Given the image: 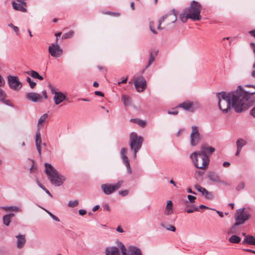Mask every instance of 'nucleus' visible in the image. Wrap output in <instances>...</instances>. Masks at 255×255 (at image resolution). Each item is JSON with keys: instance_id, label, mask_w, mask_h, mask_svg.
Returning a JSON list of instances; mask_svg holds the SVG:
<instances>
[{"instance_id": "62", "label": "nucleus", "mask_w": 255, "mask_h": 255, "mask_svg": "<svg viewBox=\"0 0 255 255\" xmlns=\"http://www.w3.org/2000/svg\"><path fill=\"white\" fill-rule=\"evenodd\" d=\"M229 239H241V238L236 235H233Z\"/></svg>"}, {"instance_id": "23", "label": "nucleus", "mask_w": 255, "mask_h": 255, "mask_svg": "<svg viewBox=\"0 0 255 255\" xmlns=\"http://www.w3.org/2000/svg\"><path fill=\"white\" fill-rule=\"evenodd\" d=\"M128 252L130 255H142L141 250L136 246H130L128 247Z\"/></svg>"}, {"instance_id": "50", "label": "nucleus", "mask_w": 255, "mask_h": 255, "mask_svg": "<svg viewBox=\"0 0 255 255\" xmlns=\"http://www.w3.org/2000/svg\"><path fill=\"white\" fill-rule=\"evenodd\" d=\"M164 17H161L158 21V24L157 26V29L159 30L163 29V28L161 27V23L164 22Z\"/></svg>"}, {"instance_id": "55", "label": "nucleus", "mask_w": 255, "mask_h": 255, "mask_svg": "<svg viewBox=\"0 0 255 255\" xmlns=\"http://www.w3.org/2000/svg\"><path fill=\"white\" fill-rule=\"evenodd\" d=\"M79 213L81 216H84L86 213V211L84 209H80L79 210Z\"/></svg>"}, {"instance_id": "61", "label": "nucleus", "mask_w": 255, "mask_h": 255, "mask_svg": "<svg viewBox=\"0 0 255 255\" xmlns=\"http://www.w3.org/2000/svg\"><path fill=\"white\" fill-rule=\"evenodd\" d=\"M95 94L96 96H101V97H104V94L100 91H95Z\"/></svg>"}, {"instance_id": "44", "label": "nucleus", "mask_w": 255, "mask_h": 255, "mask_svg": "<svg viewBox=\"0 0 255 255\" xmlns=\"http://www.w3.org/2000/svg\"><path fill=\"white\" fill-rule=\"evenodd\" d=\"M129 191L128 190H120L119 192V194L122 197H125L128 195Z\"/></svg>"}, {"instance_id": "47", "label": "nucleus", "mask_w": 255, "mask_h": 255, "mask_svg": "<svg viewBox=\"0 0 255 255\" xmlns=\"http://www.w3.org/2000/svg\"><path fill=\"white\" fill-rule=\"evenodd\" d=\"M6 97V94L5 92L0 88V101L3 100V98Z\"/></svg>"}, {"instance_id": "51", "label": "nucleus", "mask_w": 255, "mask_h": 255, "mask_svg": "<svg viewBox=\"0 0 255 255\" xmlns=\"http://www.w3.org/2000/svg\"><path fill=\"white\" fill-rule=\"evenodd\" d=\"M167 113L169 115H176L178 114V111L176 109H173L172 111H168Z\"/></svg>"}, {"instance_id": "35", "label": "nucleus", "mask_w": 255, "mask_h": 255, "mask_svg": "<svg viewBox=\"0 0 255 255\" xmlns=\"http://www.w3.org/2000/svg\"><path fill=\"white\" fill-rule=\"evenodd\" d=\"M74 34V31L72 30H70V31L64 33L62 37V39H68L71 38Z\"/></svg>"}, {"instance_id": "6", "label": "nucleus", "mask_w": 255, "mask_h": 255, "mask_svg": "<svg viewBox=\"0 0 255 255\" xmlns=\"http://www.w3.org/2000/svg\"><path fill=\"white\" fill-rule=\"evenodd\" d=\"M143 138L138 136L137 133L132 132L130 134V147L133 151V158L136 157V153L141 148L143 142Z\"/></svg>"}, {"instance_id": "1", "label": "nucleus", "mask_w": 255, "mask_h": 255, "mask_svg": "<svg viewBox=\"0 0 255 255\" xmlns=\"http://www.w3.org/2000/svg\"><path fill=\"white\" fill-rule=\"evenodd\" d=\"M246 87H253L254 90L251 91L245 90L241 86H238L234 91L229 93L219 92L216 94L218 100V107L224 113H227L230 109L231 103L235 112L240 113L247 110L253 106L255 99V86L251 84L245 85Z\"/></svg>"}, {"instance_id": "33", "label": "nucleus", "mask_w": 255, "mask_h": 255, "mask_svg": "<svg viewBox=\"0 0 255 255\" xmlns=\"http://www.w3.org/2000/svg\"><path fill=\"white\" fill-rule=\"evenodd\" d=\"M188 207H190L189 209H185L186 211L188 213H193L194 211H199V208H197V207L195 206V205H191L190 206H188Z\"/></svg>"}, {"instance_id": "29", "label": "nucleus", "mask_w": 255, "mask_h": 255, "mask_svg": "<svg viewBox=\"0 0 255 255\" xmlns=\"http://www.w3.org/2000/svg\"><path fill=\"white\" fill-rule=\"evenodd\" d=\"M122 102L125 106H128L130 104V98L126 95H124L122 98Z\"/></svg>"}, {"instance_id": "10", "label": "nucleus", "mask_w": 255, "mask_h": 255, "mask_svg": "<svg viewBox=\"0 0 255 255\" xmlns=\"http://www.w3.org/2000/svg\"><path fill=\"white\" fill-rule=\"evenodd\" d=\"M48 51L51 56L56 58L60 57L63 53V50L57 43L49 46Z\"/></svg>"}, {"instance_id": "40", "label": "nucleus", "mask_w": 255, "mask_h": 255, "mask_svg": "<svg viewBox=\"0 0 255 255\" xmlns=\"http://www.w3.org/2000/svg\"><path fill=\"white\" fill-rule=\"evenodd\" d=\"M204 197L208 200H212L213 198V194L212 192L207 191L205 193Z\"/></svg>"}, {"instance_id": "58", "label": "nucleus", "mask_w": 255, "mask_h": 255, "mask_svg": "<svg viewBox=\"0 0 255 255\" xmlns=\"http://www.w3.org/2000/svg\"><path fill=\"white\" fill-rule=\"evenodd\" d=\"M15 237L17 238V239H20V240L25 239V235H21V234L16 236Z\"/></svg>"}, {"instance_id": "9", "label": "nucleus", "mask_w": 255, "mask_h": 255, "mask_svg": "<svg viewBox=\"0 0 255 255\" xmlns=\"http://www.w3.org/2000/svg\"><path fill=\"white\" fill-rule=\"evenodd\" d=\"M177 12L175 9H172L170 12L163 15L162 17H164V22L165 21L166 25H169L171 23H174L177 20Z\"/></svg>"}, {"instance_id": "60", "label": "nucleus", "mask_w": 255, "mask_h": 255, "mask_svg": "<svg viewBox=\"0 0 255 255\" xmlns=\"http://www.w3.org/2000/svg\"><path fill=\"white\" fill-rule=\"evenodd\" d=\"M201 191H199L200 193H201V194H202V195H203L204 196H205V193H206V192L207 191V190L204 187H202L201 188V189L200 190Z\"/></svg>"}, {"instance_id": "46", "label": "nucleus", "mask_w": 255, "mask_h": 255, "mask_svg": "<svg viewBox=\"0 0 255 255\" xmlns=\"http://www.w3.org/2000/svg\"><path fill=\"white\" fill-rule=\"evenodd\" d=\"M136 124L140 127L143 128L145 126L146 122L144 121H143V120H141L140 119H138V121H137Z\"/></svg>"}, {"instance_id": "54", "label": "nucleus", "mask_w": 255, "mask_h": 255, "mask_svg": "<svg viewBox=\"0 0 255 255\" xmlns=\"http://www.w3.org/2000/svg\"><path fill=\"white\" fill-rule=\"evenodd\" d=\"M36 148H37V149L38 150V152L39 156H41V144L36 145Z\"/></svg>"}, {"instance_id": "25", "label": "nucleus", "mask_w": 255, "mask_h": 255, "mask_svg": "<svg viewBox=\"0 0 255 255\" xmlns=\"http://www.w3.org/2000/svg\"><path fill=\"white\" fill-rule=\"evenodd\" d=\"M237 148H239L242 150L243 146L246 145L247 142L243 138H238L236 142Z\"/></svg>"}, {"instance_id": "38", "label": "nucleus", "mask_w": 255, "mask_h": 255, "mask_svg": "<svg viewBox=\"0 0 255 255\" xmlns=\"http://www.w3.org/2000/svg\"><path fill=\"white\" fill-rule=\"evenodd\" d=\"M26 80L28 83L31 88H34L36 85V83L33 81L29 77H27Z\"/></svg>"}, {"instance_id": "42", "label": "nucleus", "mask_w": 255, "mask_h": 255, "mask_svg": "<svg viewBox=\"0 0 255 255\" xmlns=\"http://www.w3.org/2000/svg\"><path fill=\"white\" fill-rule=\"evenodd\" d=\"M149 29L153 33L155 34H157V31L154 29V22L150 21L149 22Z\"/></svg>"}, {"instance_id": "53", "label": "nucleus", "mask_w": 255, "mask_h": 255, "mask_svg": "<svg viewBox=\"0 0 255 255\" xmlns=\"http://www.w3.org/2000/svg\"><path fill=\"white\" fill-rule=\"evenodd\" d=\"M0 101L3 102L7 106H10V102L9 100H5V98H3V100H0Z\"/></svg>"}, {"instance_id": "11", "label": "nucleus", "mask_w": 255, "mask_h": 255, "mask_svg": "<svg viewBox=\"0 0 255 255\" xmlns=\"http://www.w3.org/2000/svg\"><path fill=\"white\" fill-rule=\"evenodd\" d=\"M134 86L137 92L143 91L146 87V80L143 76H140L136 78L134 81Z\"/></svg>"}, {"instance_id": "12", "label": "nucleus", "mask_w": 255, "mask_h": 255, "mask_svg": "<svg viewBox=\"0 0 255 255\" xmlns=\"http://www.w3.org/2000/svg\"><path fill=\"white\" fill-rule=\"evenodd\" d=\"M208 178L211 181L215 183H220L226 185H230L227 182L222 181L220 176L215 172H209L207 174Z\"/></svg>"}, {"instance_id": "8", "label": "nucleus", "mask_w": 255, "mask_h": 255, "mask_svg": "<svg viewBox=\"0 0 255 255\" xmlns=\"http://www.w3.org/2000/svg\"><path fill=\"white\" fill-rule=\"evenodd\" d=\"M191 128L192 131L190 135V145L192 146H195L200 142V134L197 126H192Z\"/></svg>"}, {"instance_id": "31", "label": "nucleus", "mask_w": 255, "mask_h": 255, "mask_svg": "<svg viewBox=\"0 0 255 255\" xmlns=\"http://www.w3.org/2000/svg\"><path fill=\"white\" fill-rule=\"evenodd\" d=\"M160 226L163 227V228L166 229L167 230L175 232L176 230V228L174 226L171 225H168L166 226L164 223H161Z\"/></svg>"}, {"instance_id": "27", "label": "nucleus", "mask_w": 255, "mask_h": 255, "mask_svg": "<svg viewBox=\"0 0 255 255\" xmlns=\"http://www.w3.org/2000/svg\"><path fill=\"white\" fill-rule=\"evenodd\" d=\"M250 46L252 48L255 56V61L253 64V69H255V43L254 42H251L250 43ZM251 76L255 78V70L252 71V72H251Z\"/></svg>"}, {"instance_id": "20", "label": "nucleus", "mask_w": 255, "mask_h": 255, "mask_svg": "<svg viewBox=\"0 0 255 255\" xmlns=\"http://www.w3.org/2000/svg\"><path fill=\"white\" fill-rule=\"evenodd\" d=\"M215 149L211 146H207V144H203L201 147V150L198 151L200 153L204 154L205 155H207V153L211 154L213 152H214Z\"/></svg>"}, {"instance_id": "52", "label": "nucleus", "mask_w": 255, "mask_h": 255, "mask_svg": "<svg viewBox=\"0 0 255 255\" xmlns=\"http://www.w3.org/2000/svg\"><path fill=\"white\" fill-rule=\"evenodd\" d=\"M5 84V81L3 77L0 75V87L4 86Z\"/></svg>"}, {"instance_id": "34", "label": "nucleus", "mask_w": 255, "mask_h": 255, "mask_svg": "<svg viewBox=\"0 0 255 255\" xmlns=\"http://www.w3.org/2000/svg\"><path fill=\"white\" fill-rule=\"evenodd\" d=\"M48 117V115L47 113L44 114L42 115L38 121V126L42 124Z\"/></svg>"}, {"instance_id": "19", "label": "nucleus", "mask_w": 255, "mask_h": 255, "mask_svg": "<svg viewBox=\"0 0 255 255\" xmlns=\"http://www.w3.org/2000/svg\"><path fill=\"white\" fill-rule=\"evenodd\" d=\"M26 98L33 102H37L42 99V97L39 94L33 92L27 93Z\"/></svg>"}, {"instance_id": "28", "label": "nucleus", "mask_w": 255, "mask_h": 255, "mask_svg": "<svg viewBox=\"0 0 255 255\" xmlns=\"http://www.w3.org/2000/svg\"><path fill=\"white\" fill-rule=\"evenodd\" d=\"M30 72V76L32 77V78L35 79H38L39 80H43V77L42 76L40 75L37 72L34 70H31Z\"/></svg>"}, {"instance_id": "37", "label": "nucleus", "mask_w": 255, "mask_h": 255, "mask_svg": "<svg viewBox=\"0 0 255 255\" xmlns=\"http://www.w3.org/2000/svg\"><path fill=\"white\" fill-rule=\"evenodd\" d=\"M79 204V201L77 200L74 201H70L68 203V206L69 207L73 208L77 206Z\"/></svg>"}, {"instance_id": "41", "label": "nucleus", "mask_w": 255, "mask_h": 255, "mask_svg": "<svg viewBox=\"0 0 255 255\" xmlns=\"http://www.w3.org/2000/svg\"><path fill=\"white\" fill-rule=\"evenodd\" d=\"M26 240H17L16 246L18 248L20 249L23 247L25 244Z\"/></svg>"}, {"instance_id": "30", "label": "nucleus", "mask_w": 255, "mask_h": 255, "mask_svg": "<svg viewBox=\"0 0 255 255\" xmlns=\"http://www.w3.org/2000/svg\"><path fill=\"white\" fill-rule=\"evenodd\" d=\"M118 245L119 246L122 255H128L127 252H128V250L124 245L122 243L119 242Z\"/></svg>"}, {"instance_id": "57", "label": "nucleus", "mask_w": 255, "mask_h": 255, "mask_svg": "<svg viewBox=\"0 0 255 255\" xmlns=\"http://www.w3.org/2000/svg\"><path fill=\"white\" fill-rule=\"evenodd\" d=\"M250 115L254 118H255V107H254L250 111Z\"/></svg>"}, {"instance_id": "22", "label": "nucleus", "mask_w": 255, "mask_h": 255, "mask_svg": "<svg viewBox=\"0 0 255 255\" xmlns=\"http://www.w3.org/2000/svg\"><path fill=\"white\" fill-rule=\"evenodd\" d=\"M165 215H170L173 213V203L171 200H168L164 212Z\"/></svg>"}, {"instance_id": "21", "label": "nucleus", "mask_w": 255, "mask_h": 255, "mask_svg": "<svg viewBox=\"0 0 255 255\" xmlns=\"http://www.w3.org/2000/svg\"><path fill=\"white\" fill-rule=\"evenodd\" d=\"M157 54V51H154V54H153L152 52H150L147 63L145 65L144 68L141 71L142 74L143 73L144 71L151 65L152 62L154 61L155 57L156 56Z\"/></svg>"}, {"instance_id": "63", "label": "nucleus", "mask_w": 255, "mask_h": 255, "mask_svg": "<svg viewBox=\"0 0 255 255\" xmlns=\"http://www.w3.org/2000/svg\"><path fill=\"white\" fill-rule=\"evenodd\" d=\"M194 187L195 188L198 190V191H201L200 190L201 189V188H202V187H201L200 185L199 184H196L194 186Z\"/></svg>"}, {"instance_id": "2", "label": "nucleus", "mask_w": 255, "mask_h": 255, "mask_svg": "<svg viewBox=\"0 0 255 255\" xmlns=\"http://www.w3.org/2000/svg\"><path fill=\"white\" fill-rule=\"evenodd\" d=\"M45 172L52 184L55 186H60L65 181L64 176L59 172L49 163L44 164Z\"/></svg>"}, {"instance_id": "59", "label": "nucleus", "mask_w": 255, "mask_h": 255, "mask_svg": "<svg viewBox=\"0 0 255 255\" xmlns=\"http://www.w3.org/2000/svg\"><path fill=\"white\" fill-rule=\"evenodd\" d=\"M12 29L17 34V35L18 34L19 28L17 26L14 25Z\"/></svg>"}, {"instance_id": "24", "label": "nucleus", "mask_w": 255, "mask_h": 255, "mask_svg": "<svg viewBox=\"0 0 255 255\" xmlns=\"http://www.w3.org/2000/svg\"><path fill=\"white\" fill-rule=\"evenodd\" d=\"M14 214L13 213H9L8 214H6L3 217V224L8 226L10 223L11 222V220L12 217H13Z\"/></svg>"}, {"instance_id": "17", "label": "nucleus", "mask_w": 255, "mask_h": 255, "mask_svg": "<svg viewBox=\"0 0 255 255\" xmlns=\"http://www.w3.org/2000/svg\"><path fill=\"white\" fill-rule=\"evenodd\" d=\"M120 248L117 247H108L105 249V255H121Z\"/></svg>"}, {"instance_id": "13", "label": "nucleus", "mask_w": 255, "mask_h": 255, "mask_svg": "<svg viewBox=\"0 0 255 255\" xmlns=\"http://www.w3.org/2000/svg\"><path fill=\"white\" fill-rule=\"evenodd\" d=\"M127 149L126 148H122L121 150V156L123 163L125 164L127 168L128 172L131 173V169L130 166V163L128 157L126 155Z\"/></svg>"}, {"instance_id": "3", "label": "nucleus", "mask_w": 255, "mask_h": 255, "mask_svg": "<svg viewBox=\"0 0 255 255\" xmlns=\"http://www.w3.org/2000/svg\"><path fill=\"white\" fill-rule=\"evenodd\" d=\"M250 214L248 211H246L245 208H242L236 210L234 215L235 224L228 231V234H234L237 231L239 225L243 224L250 218Z\"/></svg>"}, {"instance_id": "48", "label": "nucleus", "mask_w": 255, "mask_h": 255, "mask_svg": "<svg viewBox=\"0 0 255 255\" xmlns=\"http://www.w3.org/2000/svg\"><path fill=\"white\" fill-rule=\"evenodd\" d=\"M187 198L189 200V201L191 203H194L195 200L196 199V197L190 195H188L187 196Z\"/></svg>"}, {"instance_id": "49", "label": "nucleus", "mask_w": 255, "mask_h": 255, "mask_svg": "<svg viewBox=\"0 0 255 255\" xmlns=\"http://www.w3.org/2000/svg\"><path fill=\"white\" fill-rule=\"evenodd\" d=\"M244 182H241L236 187V190L238 191H240L241 189H244Z\"/></svg>"}, {"instance_id": "45", "label": "nucleus", "mask_w": 255, "mask_h": 255, "mask_svg": "<svg viewBox=\"0 0 255 255\" xmlns=\"http://www.w3.org/2000/svg\"><path fill=\"white\" fill-rule=\"evenodd\" d=\"M46 211V212L49 215V216L55 221H57V222H59L60 220L59 219V218L56 217V216H55L54 215H53V214H52L51 212H50L49 211H47V210H45Z\"/></svg>"}, {"instance_id": "56", "label": "nucleus", "mask_w": 255, "mask_h": 255, "mask_svg": "<svg viewBox=\"0 0 255 255\" xmlns=\"http://www.w3.org/2000/svg\"><path fill=\"white\" fill-rule=\"evenodd\" d=\"M104 210L110 211V207L108 204H106L103 206Z\"/></svg>"}, {"instance_id": "26", "label": "nucleus", "mask_w": 255, "mask_h": 255, "mask_svg": "<svg viewBox=\"0 0 255 255\" xmlns=\"http://www.w3.org/2000/svg\"><path fill=\"white\" fill-rule=\"evenodd\" d=\"M190 19V15L188 12H185V8L180 15V19L183 22H186L188 19Z\"/></svg>"}, {"instance_id": "32", "label": "nucleus", "mask_w": 255, "mask_h": 255, "mask_svg": "<svg viewBox=\"0 0 255 255\" xmlns=\"http://www.w3.org/2000/svg\"><path fill=\"white\" fill-rule=\"evenodd\" d=\"M35 143L36 145L41 144V134L39 130H37L35 134Z\"/></svg>"}, {"instance_id": "14", "label": "nucleus", "mask_w": 255, "mask_h": 255, "mask_svg": "<svg viewBox=\"0 0 255 255\" xmlns=\"http://www.w3.org/2000/svg\"><path fill=\"white\" fill-rule=\"evenodd\" d=\"M101 188L106 195H110L116 191L114 184H104L101 185Z\"/></svg>"}, {"instance_id": "5", "label": "nucleus", "mask_w": 255, "mask_h": 255, "mask_svg": "<svg viewBox=\"0 0 255 255\" xmlns=\"http://www.w3.org/2000/svg\"><path fill=\"white\" fill-rule=\"evenodd\" d=\"M201 4L197 1L193 0L189 7L185 8V12L190 15V19L194 21H199L201 19L200 15Z\"/></svg>"}, {"instance_id": "15", "label": "nucleus", "mask_w": 255, "mask_h": 255, "mask_svg": "<svg viewBox=\"0 0 255 255\" xmlns=\"http://www.w3.org/2000/svg\"><path fill=\"white\" fill-rule=\"evenodd\" d=\"M54 94L53 100L56 105L60 104L66 98V95L61 92H54Z\"/></svg>"}, {"instance_id": "7", "label": "nucleus", "mask_w": 255, "mask_h": 255, "mask_svg": "<svg viewBox=\"0 0 255 255\" xmlns=\"http://www.w3.org/2000/svg\"><path fill=\"white\" fill-rule=\"evenodd\" d=\"M7 83L10 88L13 90H19L22 87V83L17 76L9 75L7 76Z\"/></svg>"}, {"instance_id": "64", "label": "nucleus", "mask_w": 255, "mask_h": 255, "mask_svg": "<svg viewBox=\"0 0 255 255\" xmlns=\"http://www.w3.org/2000/svg\"><path fill=\"white\" fill-rule=\"evenodd\" d=\"M249 33L255 38V29L250 31Z\"/></svg>"}, {"instance_id": "39", "label": "nucleus", "mask_w": 255, "mask_h": 255, "mask_svg": "<svg viewBox=\"0 0 255 255\" xmlns=\"http://www.w3.org/2000/svg\"><path fill=\"white\" fill-rule=\"evenodd\" d=\"M242 244L247 245H255V240H243Z\"/></svg>"}, {"instance_id": "36", "label": "nucleus", "mask_w": 255, "mask_h": 255, "mask_svg": "<svg viewBox=\"0 0 255 255\" xmlns=\"http://www.w3.org/2000/svg\"><path fill=\"white\" fill-rule=\"evenodd\" d=\"M1 208L5 211H18L19 210L18 207L16 206L2 207Z\"/></svg>"}, {"instance_id": "18", "label": "nucleus", "mask_w": 255, "mask_h": 255, "mask_svg": "<svg viewBox=\"0 0 255 255\" xmlns=\"http://www.w3.org/2000/svg\"><path fill=\"white\" fill-rule=\"evenodd\" d=\"M17 1L20 2V3H18L12 1V4L13 8L17 10L21 11L22 12H26L27 10L24 7V6H26V3L21 0H17Z\"/></svg>"}, {"instance_id": "43", "label": "nucleus", "mask_w": 255, "mask_h": 255, "mask_svg": "<svg viewBox=\"0 0 255 255\" xmlns=\"http://www.w3.org/2000/svg\"><path fill=\"white\" fill-rule=\"evenodd\" d=\"M123 183V180H119L116 184H114L116 191H117L122 186Z\"/></svg>"}, {"instance_id": "16", "label": "nucleus", "mask_w": 255, "mask_h": 255, "mask_svg": "<svg viewBox=\"0 0 255 255\" xmlns=\"http://www.w3.org/2000/svg\"><path fill=\"white\" fill-rule=\"evenodd\" d=\"M178 107L182 108L185 110H191V112H194L195 109L200 108V105L199 104L197 103L195 105V107L192 108V103L190 102H184L180 104Z\"/></svg>"}, {"instance_id": "4", "label": "nucleus", "mask_w": 255, "mask_h": 255, "mask_svg": "<svg viewBox=\"0 0 255 255\" xmlns=\"http://www.w3.org/2000/svg\"><path fill=\"white\" fill-rule=\"evenodd\" d=\"M194 165L199 169H205L209 163V157L208 155L201 154L198 151H194L190 155Z\"/></svg>"}]
</instances>
